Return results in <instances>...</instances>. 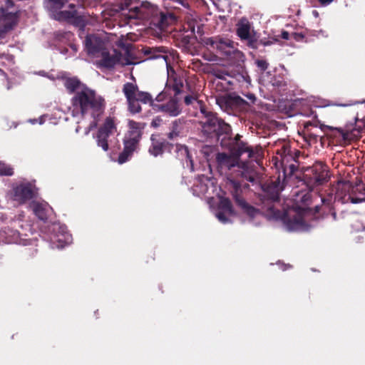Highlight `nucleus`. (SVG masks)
<instances>
[{
    "instance_id": "nucleus-13",
    "label": "nucleus",
    "mask_w": 365,
    "mask_h": 365,
    "mask_svg": "<svg viewBox=\"0 0 365 365\" xmlns=\"http://www.w3.org/2000/svg\"><path fill=\"white\" fill-rule=\"evenodd\" d=\"M218 168L222 172L223 169L230 170L232 167L238 165L239 155H228L224 153H218L216 157Z\"/></svg>"
},
{
    "instance_id": "nucleus-35",
    "label": "nucleus",
    "mask_w": 365,
    "mask_h": 365,
    "mask_svg": "<svg viewBox=\"0 0 365 365\" xmlns=\"http://www.w3.org/2000/svg\"><path fill=\"white\" fill-rule=\"evenodd\" d=\"M322 6H327L331 4L334 0H318Z\"/></svg>"
},
{
    "instance_id": "nucleus-6",
    "label": "nucleus",
    "mask_w": 365,
    "mask_h": 365,
    "mask_svg": "<svg viewBox=\"0 0 365 365\" xmlns=\"http://www.w3.org/2000/svg\"><path fill=\"white\" fill-rule=\"evenodd\" d=\"M123 92L128 103L129 110L133 113L140 111V102L143 103L152 102L149 93L139 91L137 86L133 83H125Z\"/></svg>"
},
{
    "instance_id": "nucleus-24",
    "label": "nucleus",
    "mask_w": 365,
    "mask_h": 365,
    "mask_svg": "<svg viewBox=\"0 0 365 365\" xmlns=\"http://www.w3.org/2000/svg\"><path fill=\"white\" fill-rule=\"evenodd\" d=\"M239 203L242 207L245 208L247 213L251 217H255L259 214V212L255 208L247 206L246 202L243 200H239Z\"/></svg>"
},
{
    "instance_id": "nucleus-18",
    "label": "nucleus",
    "mask_w": 365,
    "mask_h": 365,
    "mask_svg": "<svg viewBox=\"0 0 365 365\" xmlns=\"http://www.w3.org/2000/svg\"><path fill=\"white\" fill-rule=\"evenodd\" d=\"M148 4V3H142L140 6L137 5V4H133L127 11L124 12L123 14L130 19L141 18L143 16L142 9L143 7L147 6Z\"/></svg>"
},
{
    "instance_id": "nucleus-29",
    "label": "nucleus",
    "mask_w": 365,
    "mask_h": 365,
    "mask_svg": "<svg viewBox=\"0 0 365 365\" xmlns=\"http://www.w3.org/2000/svg\"><path fill=\"white\" fill-rule=\"evenodd\" d=\"M291 37L293 38L294 40L299 41L303 39L304 35L302 33H292Z\"/></svg>"
},
{
    "instance_id": "nucleus-7",
    "label": "nucleus",
    "mask_w": 365,
    "mask_h": 365,
    "mask_svg": "<svg viewBox=\"0 0 365 365\" xmlns=\"http://www.w3.org/2000/svg\"><path fill=\"white\" fill-rule=\"evenodd\" d=\"M115 120L112 118H107L103 125L99 129L96 135L97 145L104 151L108 150L109 143H112L110 137L118 135Z\"/></svg>"
},
{
    "instance_id": "nucleus-49",
    "label": "nucleus",
    "mask_w": 365,
    "mask_h": 365,
    "mask_svg": "<svg viewBox=\"0 0 365 365\" xmlns=\"http://www.w3.org/2000/svg\"><path fill=\"white\" fill-rule=\"evenodd\" d=\"M0 72L4 73V71L0 68Z\"/></svg>"
},
{
    "instance_id": "nucleus-33",
    "label": "nucleus",
    "mask_w": 365,
    "mask_h": 365,
    "mask_svg": "<svg viewBox=\"0 0 365 365\" xmlns=\"http://www.w3.org/2000/svg\"><path fill=\"white\" fill-rule=\"evenodd\" d=\"M44 116H41L38 120L37 119H33V120H30L29 121L32 123V124H35L38 121L39 123V124H42L43 122H44Z\"/></svg>"
},
{
    "instance_id": "nucleus-21",
    "label": "nucleus",
    "mask_w": 365,
    "mask_h": 365,
    "mask_svg": "<svg viewBox=\"0 0 365 365\" xmlns=\"http://www.w3.org/2000/svg\"><path fill=\"white\" fill-rule=\"evenodd\" d=\"M71 10L70 11H63L58 14H57L56 18L58 20H70L71 19H73L76 16V12L74 9V5L71 4L70 5Z\"/></svg>"
},
{
    "instance_id": "nucleus-50",
    "label": "nucleus",
    "mask_w": 365,
    "mask_h": 365,
    "mask_svg": "<svg viewBox=\"0 0 365 365\" xmlns=\"http://www.w3.org/2000/svg\"><path fill=\"white\" fill-rule=\"evenodd\" d=\"M363 231L365 232V228L363 229Z\"/></svg>"
},
{
    "instance_id": "nucleus-44",
    "label": "nucleus",
    "mask_w": 365,
    "mask_h": 365,
    "mask_svg": "<svg viewBox=\"0 0 365 365\" xmlns=\"http://www.w3.org/2000/svg\"><path fill=\"white\" fill-rule=\"evenodd\" d=\"M220 101H221V99H220V98H217V103L220 106Z\"/></svg>"
},
{
    "instance_id": "nucleus-27",
    "label": "nucleus",
    "mask_w": 365,
    "mask_h": 365,
    "mask_svg": "<svg viewBox=\"0 0 365 365\" xmlns=\"http://www.w3.org/2000/svg\"><path fill=\"white\" fill-rule=\"evenodd\" d=\"M256 64L262 71H265L268 66V63L264 60H257Z\"/></svg>"
},
{
    "instance_id": "nucleus-8",
    "label": "nucleus",
    "mask_w": 365,
    "mask_h": 365,
    "mask_svg": "<svg viewBox=\"0 0 365 365\" xmlns=\"http://www.w3.org/2000/svg\"><path fill=\"white\" fill-rule=\"evenodd\" d=\"M202 42L207 48L217 51L226 56H230L237 51L235 43L227 38L222 36L205 38Z\"/></svg>"
},
{
    "instance_id": "nucleus-9",
    "label": "nucleus",
    "mask_w": 365,
    "mask_h": 365,
    "mask_svg": "<svg viewBox=\"0 0 365 365\" xmlns=\"http://www.w3.org/2000/svg\"><path fill=\"white\" fill-rule=\"evenodd\" d=\"M52 231L53 233L51 237V241L53 247L61 249L71 243L72 236L67 232L65 225L54 223L52 225Z\"/></svg>"
},
{
    "instance_id": "nucleus-32",
    "label": "nucleus",
    "mask_w": 365,
    "mask_h": 365,
    "mask_svg": "<svg viewBox=\"0 0 365 365\" xmlns=\"http://www.w3.org/2000/svg\"><path fill=\"white\" fill-rule=\"evenodd\" d=\"M178 135V132L175 130H173V131L169 133L168 138L172 140V139H174Z\"/></svg>"
},
{
    "instance_id": "nucleus-16",
    "label": "nucleus",
    "mask_w": 365,
    "mask_h": 365,
    "mask_svg": "<svg viewBox=\"0 0 365 365\" xmlns=\"http://www.w3.org/2000/svg\"><path fill=\"white\" fill-rule=\"evenodd\" d=\"M252 29L250 21L242 19L237 24V34L242 40H250L252 38Z\"/></svg>"
},
{
    "instance_id": "nucleus-28",
    "label": "nucleus",
    "mask_w": 365,
    "mask_h": 365,
    "mask_svg": "<svg viewBox=\"0 0 365 365\" xmlns=\"http://www.w3.org/2000/svg\"><path fill=\"white\" fill-rule=\"evenodd\" d=\"M4 60H6L8 61L9 63H11L13 62V57L9 55H3L0 56V64L5 63V61Z\"/></svg>"
},
{
    "instance_id": "nucleus-10",
    "label": "nucleus",
    "mask_w": 365,
    "mask_h": 365,
    "mask_svg": "<svg viewBox=\"0 0 365 365\" xmlns=\"http://www.w3.org/2000/svg\"><path fill=\"white\" fill-rule=\"evenodd\" d=\"M203 130L207 133H215L217 135L229 133L230 126L222 120L217 118L214 114L206 116V120L203 123Z\"/></svg>"
},
{
    "instance_id": "nucleus-14",
    "label": "nucleus",
    "mask_w": 365,
    "mask_h": 365,
    "mask_svg": "<svg viewBox=\"0 0 365 365\" xmlns=\"http://www.w3.org/2000/svg\"><path fill=\"white\" fill-rule=\"evenodd\" d=\"M29 207L35 215L43 221L46 220L52 212V208L46 202L33 201L30 203Z\"/></svg>"
},
{
    "instance_id": "nucleus-3",
    "label": "nucleus",
    "mask_w": 365,
    "mask_h": 365,
    "mask_svg": "<svg viewBox=\"0 0 365 365\" xmlns=\"http://www.w3.org/2000/svg\"><path fill=\"white\" fill-rule=\"evenodd\" d=\"M85 45L88 54L96 58L95 62L99 67L112 68L116 64H130V62L115 50L108 51V42L101 36H88Z\"/></svg>"
},
{
    "instance_id": "nucleus-42",
    "label": "nucleus",
    "mask_w": 365,
    "mask_h": 365,
    "mask_svg": "<svg viewBox=\"0 0 365 365\" xmlns=\"http://www.w3.org/2000/svg\"><path fill=\"white\" fill-rule=\"evenodd\" d=\"M342 185H343V187H350V186H349V183H347V182L344 183Z\"/></svg>"
},
{
    "instance_id": "nucleus-25",
    "label": "nucleus",
    "mask_w": 365,
    "mask_h": 365,
    "mask_svg": "<svg viewBox=\"0 0 365 365\" xmlns=\"http://www.w3.org/2000/svg\"><path fill=\"white\" fill-rule=\"evenodd\" d=\"M53 9H61L68 0H48Z\"/></svg>"
},
{
    "instance_id": "nucleus-4",
    "label": "nucleus",
    "mask_w": 365,
    "mask_h": 365,
    "mask_svg": "<svg viewBox=\"0 0 365 365\" xmlns=\"http://www.w3.org/2000/svg\"><path fill=\"white\" fill-rule=\"evenodd\" d=\"M145 124L133 120L128 122V131L124 140V150L120 154L118 163L123 164L128 160L132 153L135 150L141 138Z\"/></svg>"
},
{
    "instance_id": "nucleus-30",
    "label": "nucleus",
    "mask_w": 365,
    "mask_h": 365,
    "mask_svg": "<svg viewBox=\"0 0 365 365\" xmlns=\"http://www.w3.org/2000/svg\"><path fill=\"white\" fill-rule=\"evenodd\" d=\"M195 101H197V98L192 96H187L185 98V103L186 105H190Z\"/></svg>"
},
{
    "instance_id": "nucleus-19",
    "label": "nucleus",
    "mask_w": 365,
    "mask_h": 365,
    "mask_svg": "<svg viewBox=\"0 0 365 365\" xmlns=\"http://www.w3.org/2000/svg\"><path fill=\"white\" fill-rule=\"evenodd\" d=\"M359 192L360 193V196H350L349 198L353 203H358L365 200V187L362 185H357L356 187H353L351 189V194L356 193Z\"/></svg>"
},
{
    "instance_id": "nucleus-15",
    "label": "nucleus",
    "mask_w": 365,
    "mask_h": 365,
    "mask_svg": "<svg viewBox=\"0 0 365 365\" xmlns=\"http://www.w3.org/2000/svg\"><path fill=\"white\" fill-rule=\"evenodd\" d=\"M215 182L207 177H200L193 187V193L196 195H204L209 193V190L214 188Z\"/></svg>"
},
{
    "instance_id": "nucleus-47",
    "label": "nucleus",
    "mask_w": 365,
    "mask_h": 365,
    "mask_svg": "<svg viewBox=\"0 0 365 365\" xmlns=\"http://www.w3.org/2000/svg\"><path fill=\"white\" fill-rule=\"evenodd\" d=\"M169 16L171 18V19H174V16L171 14L169 15Z\"/></svg>"
},
{
    "instance_id": "nucleus-37",
    "label": "nucleus",
    "mask_w": 365,
    "mask_h": 365,
    "mask_svg": "<svg viewBox=\"0 0 365 365\" xmlns=\"http://www.w3.org/2000/svg\"><path fill=\"white\" fill-rule=\"evenodd\" d=\"M316 36L317 37H320V36L327 37V34H326L325 31L321 30V31H317V34H316Z\"/></svg>"
},
{
    "instance_id": "nucleus-39",
    "label": "nucleus",
    "mask_w": 365,
    "mask_h": 365,
    "mask_svg": "<svg viewBox=\"0 0 365 365\" xmlns=\"http://www.w3.org/2000/svg\"><path fill=\"white\" fill-rule=\"evenodd\" d=\"M317 182L319 184L322 183L324 180H326V177H323L322 178H317L316 179Z\"/></svg>"
},
{
    "instance_id": "nucleus-12",
    "label": "nucleus",
    "mask_w": 365,
    "mask_h": 365,
    "mask_svg": "<svg viewBox=\"0 0 365 365\" xmlns=\"http://www.w3.org/2000/svg\"><path fill=\"white\" fill-rule=\"evenodd\" d=\"M284 225L287 231H306L309 227L304 222V218L299 214L284 219Z\"/></svg>"
},
{
    "instance_id": "nucleus-20",
    "label": "nucleus",
    "mask_w": 365,
    "mask_h": 365,
    "mask_svg": "<svg viewBox=\"0 0 365 365\" xmlns=\"http://www.w3.org/2000/svg\"><path fill=\"white\" fill-rule=\"evenodd\" d=\"M283 188L279 181L272 183V185L267 187L268 192H270V197L273 200H277L279 192Z\"/></svg>"
},
{
    "instance_id": "nucleus-11",
    "label": "nucleus",
    "mask_w": 365,
    "mask_h": 365,
    "mask_svg": "<svg viewBox=\"0 0 365 365\" xmlns=\"http://www.w3.org/2000/svg\"><path fill=\"white\" fill-rule=\"evenodd\" d=\"M218 220L226 224L231 222V217L235 215L230 201L224 197H219L218 207L215 212Z\"/></svg>"
},
{
    "instance_id": "nucleus-48",
    "label": "nucleus",
    "mask_w": 365,
    "mask_h": 365,
    "mask_svg": "<svg viewBox=\"0 0 365 365\" xmlns=\"http://www.w3.org/2000/svg\"><path fill=\"white\" fill-rule=\"evenodd\" d=\"M72 48H73V50H76L75 46H72Z\"/></svg>"
},
{
    "instance_id": "nucleus-31",
    "label": "nucleus",
    "mask_w": 365,
    "mask_h": 365,
    "mask_svg": "<svg viewBox=\"0 0 365 365\" xmlns=\"http://www.w3.org/2000/svg\"><path fill=\"white\" fill-rule=\"evenodd\" d=\"M243 153H248V158H251L252 156V150L249 147H246L245 148H242L240 150V155L242 154Z\"/></svg>"
},
{
    "instance_id": "nucleus-26",
    "label": "nucleus",
    "mask_w": 365,
    "mask_h": 365,
    "mask_svg": "<svg viewBox=\"0 0 365 365\" xmlns=\"http://www.w3.org/2000/svg\"><path fill=\"white\" fill-rule=\"evenodd\" d=\"M178 151L180 152L182 155H185L189 159L191 167L192 168V166H193L192 160L190 159V156L189 155L188 150H187V147H185L184 145H180Z\"/></svg>"
},
{
    "instance_id": "nucleus-2",
    "label": "nucleus",
    "mask_w": 365,
    "mask_h": 365,
    "mask_svg": "<svg viewBox=\"0 0 365 365\" xmlns=\"http://www.w3.org/2000/svg\"><path fill=\"white\" fill-rule=\"evenodd\" d=\"M144 53L150 55V58H160L168 66L165 50L163 48H147ZM168 67V66H167ZM182 80L177 77L172 68H168V80L164 90L158 95L156 100L162 101L168 97L171 99L165 104L159 106V110L172 117L178 116L181 113V108L176 96L180 93L182 87Z\"/></svg>"
},
{
    "instance_id": "nucleus-5",
    "label": "nucleus",
    "mask_w": 365,
    "mask_h": 365,
    "mask_svg": "<svg viewBox=\"0 0 365 365\" xmlns=\"http://www.w3.org/2000/svg\"><path fill=\"white\" fill-rule=\"evenodd\" d=\"M36 187L31 182L22 181L12 185L11 190L7 192L6 197L18 205L25 203L36 194Z\"/></svg>"
},
{
    "instance_id": "nucleus-45",
    "label": "nucleus",
    "mask_w": 365,
    "mask_h": 365,
    "mask_svg": "<svg viewBox=\"0 0 365 365\" xmlns=\"http://www.w3.org/2000/svg\"><path fill=\"white\" fill-rule=\"evenodd\" d=\"M273 212H274V217H278V215H277L275 212H274V211H273Z\"/></svg>"
},
{
    "instance_id": "nucleus-43",
    "label": "nucleus",
    "mask_w": 365,
    "mask_h": 365,
    "mask_svg": "<svg viewBox=\"0 0 365 365\" xmlns=\"http://www.w3.org/2000/svg\"><path fill=\"white\" fill-rule=\"evenodd\" d=\"M7 4H8L9 6L12 4V3H11V1L10 0H7Z\"/></svg>"
},
{
    "instance_id": "nucleus-34",
    "label": "nucleus",
    "mask_w": 365,
    "mask_h": 365,
    "mask_svg": "<svg viewBox=\"0 0 365 365\" xmlns=\"http://www.w3.org/2000/svg\"><path fill=\"white\" fill-rule=\"evenodd\" d=\"M160 122H161V120H160V118H155V119H154V120H153V122H152V123H151V124H152V125H153V127H158V126H159V125H160Z\"/></svg>"
},
{
    "instance_id": "nucleus-38",
    "label": "nucleus",
    "mask_w": 365,
    "mask_h": 365,
    "mask_svg": "<svg viewBox=\"0 0 365 365\" xmlns=\"http://www.w3.org/2000/svg\"><path fill=\"white\" fill-rule=\"evenodd\" d=\"M247 97L252 103L255 101V96L253 94H249L247 96Z\"/></svg>"
},
{
    "instance_id": "nucleus-41",
    "label": "nucleus",
    "mask_w": 365,
    "mask_h": 365,
    "mask_svg": "<svg viewBox=\"0 0 365 365\" xmlns=\"http://www.w3.org/2000/svg\"><path fill=\"white\" fill-rule=\"evenodd\" d=\"M247 180L250 182H254L255 181V178L252 177V176H249Z\"/></svg>"
},
{
    "instance_id": "nucleus-1",
    "label": "nucleus",
    "mask_w": 365,
    "mask_h": 365,
    "mask_svg": "<svg viewBox=\"0 0 365 365\" xmlns=\"http://www.w3.org/2000/svg\"><path fill=\"white\" fill-rule=\"evenodd\" d=\"M64 85L69 91L75 92L72 99L73 115H76L79 113L82 115L88 114L94 119L85 131V134L88 135L91 130L97 126L95 119L103 111V100L93 90L81 84L77 78H68L65 81Z\"/></svg>"
},
{
    "instance_id": "nucleus-17",
    "label": "nucleus",
    "mask_w": 365,
    "mask_h": 365,
    "mask_svg": "<svg viewBox=\"0 0 365 365\" xmlns=\"http://www.w3.org/2000/svg\"><path fill=\"white\" fill-rule=\"evenodd\" d=\"M150 140L151 145L148 149L149 153L154 157H157L163 154L165 144L164 140L160 139L156 135H152Z\"/></svg>"
},
{
    "instance_id": "nucleus-36",
    "label": "nucleus",
    "mask_w": 365,
    "mask_h": 365,
    "mask_svg": "<svg viewBox=\"0 0 365 365\" xmlns=\"http://www.w3.org/2000/svg\"><path fill=\"white\" fill-rule=\"evenodd\" d=\"M290 36L291 35L287 31H282L281 34L282 38L286 40L289 39Z\"/></svg>"
},
{
    "instance_id": "nucleus-40",
    "label": "nucleus",
    "mask_w": 365,
    "mask_h": 365,
    "mask_svg": "<svg viewBox=\"0 0 365 365\" xmlns=\"http://www.w3.org/2000/svg\"><path fill=\"white\" fill-rule=\"evenodd\" d=\"M278 265L280 267V268L282 269V270H286L287 269V265L286 264H278Z\"/></svg>"
},
{
    "instance_id": "nucleus-23",
    "label": "nucleus",
    "mask_w": 365,
    "mask_h": 365,
    "mask_svg": "<svg viewBox=\"0 0 365 365\" xmlns=\"http://www.w3.org/2000/svg\"><path fill=\"white\" fill-rule=\"evenodd\" d=\"M13 173L12 168L0 161V175H12Z\"/></svg>"
},
{
    "instance_id": "nucleus-46",
    "label": "nucleus",
    "mask_w": 365,
    "mask_h": 365,
    "mask_svg": "<svg viewBox=\"0 0 365 365\" xmlns=\"http://www.w3.org/2000/svg\"><path fill=\"white\" fill-rule=\"evenodd\" d=\"M202 113H205V110L202 108H200Z\"/></svg>"
},
{
    "instance_id": "nucleus-22",
    "label": "nucleus",
    "mask_w": 365,
    "mask_h": 365,
    "mask_svg": "<svg viewBox=\"0 0 365 365\" xmlns=\"http://www.w3.org/2000/svg\"><path fill=\"white\" fill-rule=\"evenodd\" d=\"M136 0H119L118 6L123 11H127L133 4H137Z\"/></svg>"
}]
</instances>
